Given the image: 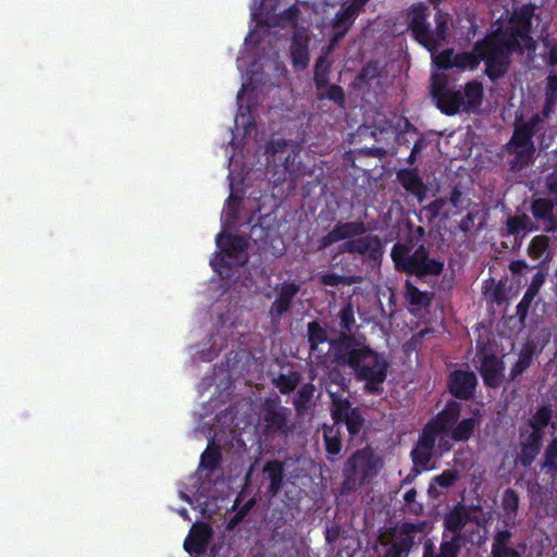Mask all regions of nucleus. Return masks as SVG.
<instances>
[{
  "instance_id": "680f3d73",
  "label": "nucleus",
  "mask_w": 557,
  "mask_h": 557,
  "mask_svg": "<svg viewBox=\"0 0 557 557\" xmlns=\"http://www.w3.org/2000/svg\"><path fill=\"white\" fill-rule=\"evenodd\" d=\"M361 151L366 156H369V157H381L383 150L381 148L372 147V148L362 149Z\"/></svg>"
},
{
  "instance_id": "aec40b11",
  "label": "nucleus",
  "mask_w": 557,
  "mask_h": 557,
  "mask_svg": "<svg viewBox=\"0 0 557 557\" xmlns=\"http://www.w3.org/2000/svg\"><path fill=\"white\" fill-rule=\"evenodd\" d=\"M323 444L327 460L334 461L343 450L342 431L334 422L323 426Z\"/></svg>"
},
{
  "instance_id": "2eb2a0df",
  "label": "nucleus",
  "mask_w": 557,
  "mask_h": 557,
  "mask_svg": "<svg viewBox=\"0 0 557 557\" xmlns=\"http://www.w3.org/2000/svg\"><path fill=\"white\" fill-rule=\"evenodd\" d=\"M213 537V529L208 522H197L184 540V549L191 557H203Z\"/></svg>"
},
{
  "instance_id": "6e6552de",
  "label": "nucleus",
  "mask_w": 557,
  "mask_h": 557,
  "mask_svg": "<svg viewBox=\"0 0 557 557\" xmlns=\"http://www.w3.org/2000/svg\"><path fill=\"white\" fill-rule=\"evenodd\" d=\"M331 399V418L333 422L341 429L345 425L350 440L357 437L366 426V419L359 407H352L348 397L330 393Z\"/></svg>"
},
{
  "instance_id": "5701e85b",
  "label": "nucleus",
  "mask_w": 557,
  "mask_h": 557,
  "mask_svg": "<svg viewBox=\"0 0 557 557\" xmlns=\"http://www.w3.org/2000/svg\"><path fill=\"white\" fill-rule=\"evenodd\" d=\"M292 63L296 70H304L308 66L310 57L308 39L299 34H295L290 44Z\"/></svg>"
},
{
  "instance_id": "f704fd0d",
  "label": "nucleus",
  "mask_w": 557,
  "mask_h": 557,
  "mask_svg": "<svg viewBox=\"0 0 557 557\" xmlns=\"http://www.w3.org/2000/svg\"><path fill=\"white\" fill-rule=\"evenodd\" d=\"M543 469L546 470L553 479L557 478V437L552 441L545 450Z\"/></svg>"
},
{
  "instance_id": "c85d7f7f",
  "label": "nucleus",
  "mask_w": 557,
  "mask_h": 557,
  "mask_svg": "<svg viewBox=\"0 0 557 557\" xmlns=\"http://www.w3.org/2000/svg\"><path fill=\"white\" fill-rule=\"evenodd\" d=\"M330 62L325 57L320 55L315 61L313 70V83L317 90H322L324 87H327L330 82Z\"/></svg>"
},
{
  "instance_id": "37998d69",
  "label": "nucleus",
  "mask_w": 557,
  "mask_h": 557,
  "mask_svg": "<svg viewBox=\"0 0 557 557\" xmlns=\"http://www.w3.org/2000/svg\"><path fill=\"white\" fill-rule=\"evenodd\" d=\"M445 206L446 202L443 199H435L422 209V213L430 222H433L442 215Z\"/></svg>"
},
{
  "instance_id": "774afa93",
  "label": "nucleus",
  "mask_w": 557,
  "mask_h": 557,
  "mask_svg": "<svg viewBox=\"0 0 557 557\" xmlns=\"http://www.w3.org/2000/svg\"><path fill=\"white\" fill-rule=\"evenodd\" d=\"M543 282V277L540 276V274H537L535 276V280L533 281V283H535V286H537V288L540 287V285L542 284Z\"/></svg>"
},
{
  "instance_id": "c756f323",
  "label": "nucleus",
  "mask_w": 557,
  "mask_h": 557,
  "mask_svg": "<svg viewBox=\"0 0 557 557\" xmlns=\"http://www.w3.org/2000/svg\"><path fill=\"white\" fill-rule=\"evenodd\" d=\"M301 381V375L297 371H292L288 374L281 373L273 380L274 385L283 395H288L296 389Z\"/></svg>"
},
{
  "instance_id": "393cba45",
  "label": "nucleus",
  "mask_w": 557,
  "mask_h": 557,
  "mask_svg": "<svg viewBox=\"0 0 557 557\" xmlns=\"http://www.w3.org/2000/svg\"><path fill=\"white\" fill-rule=\"evenodd\" d=\"M476 382L474 373L455 371V398H469L473 394Z\"/></svg>"
},
{
  "instance_id": "49530a36",
  "label": "nucleus",
  "mask_w": 557,
  "mask_h": 557,
  "mask_svg": "<svg viewBox=\"0 0 557 557\" xmlns=\"http://www.w3.org/2000/svg\"><path fill=\"white\" fill-rule=\"evenodd\" d=\"M240 198L234 197L231 195L225 203V216L227 223H235L238 218V208H239Z\"/></svg>"
},
{
  "instance_id": "6e6d98bb",
  "label": "nucleus",
  "mask_w": 557,
  "mask_h": 557,
  "mask_svg": "<svg viewBox=\"0 0 557 557\" xmlns=\"http://www.w3.org/2000/svg\"><path fill=\"white\" fill-rule=\"evenodd\" d=\"M408 553L403 552V549L394 546L391 544V546L387 548L385 557H407Z\"/></svg>"
},
{
  "instance_id": "4468645a",
  "label": "nucleus",
  "mask_w": 557,
  "mask_h": 557,
  "mask_svg": "<svg viewBox=\"0 0 557 557\" xmlns=\"http://www.w3.org/2000/svg\"><path fill=\"white\" fill-rule=\"evenodd\" d=\"M367 233V225L363 221L355 220L349 222L338 221L334 227L319 239V248L325 249L341 240H352Z\"/></svg>"
},
{
  "instance_id": "a18cd8bd",
  "label": "nucleus",
  "mask_w": 557,
  "mask_h": 557,
  "mask_svg": "<svg viewBox=\"0 0 557 557\" xmlns=\"http://www.w3.org/2000/svg\"><path fill=\"white\" fill-rule=\"evenodd\" d=\"M536 294H537V286H535V283H532V285L527 289L521 301L517 306V312H518V314L521 315V318H523L525 315V313Z\"/></svg>"
},
{
  "instance_id": "13d9d810",
  "label": "nucleus",
  "mask_w": 557,
  "mask_h": 557,
  "mask_svg": "<svg viewBox=\"0 0 557 557\" xmlns=\"http://www.w3.org/2000/svg\"><path fill=\"white\" fill-rule=\"evenodd\" d=\"M547 185L552 193H555L557 195V168L554 170V172L548 176L547 178Z\"/></svg>"
},
{
  "instance_id": "423d86ee",
  "label": "nucleus",
  "mask_w": 557,
  "mask_h": 557,
  "mask_svg": "<svg viewBox=\"0 0 557 557\" xmlns=\"http://www.w3.org/2000/svg\"><path fill=\"white\" fill-rule=\"evenodd\" d=\"M391 258L396 270L417 277L437 276L444 270V261L430 258L429 250L420 245L414 251L407 244H394Z\"/></svg>"
},
{
  "instance_id": "0e129e2a",
  "label": "nucleus",
  "mask_w": 557,
  "mask_h": 557,
  "mask_svg": "<svg viewBox=\"0 0 557 557\" xmlns=\"http://www.w3.org/2000/svg\"><path fill=\"white\" fill-rule=\"evenodd\" d=\"M211 265L214 268L215 271L219 272V274H221V275L223 274V272L220 269H218V265L225 267L223 258H221L219 261H211Z\"/></svg>"
},
{
  "instance_id": "5fc2aeb1",
  "label": "nucleus",
  "mask_w": 557,
  "mask_h": 557,
  "mask_svg": "<svg viewBox=\"0 0 557 557\" xmlns=\"http://www.w3.org/2000/svg\"><path fill=\"white\" fill-rule=\"evenodd\" d=\"M321 282L326 286H338L342 282V276L335 273L324 274Z\"/></svg>"
},
{
  "instance_id": "39448f33",
  "label": "nucleus",
  "mask_w": 557,
  "mask_h": 557,
  "mask_svg": "<svg viewBox=\"0 0 557 557\" xmlns=\"http://www.w3.org/2000/svg\"><path fill=\"white\" fill-rule=\"evenodd\" d=\"M545 127V119L540 114H534L527 120H516L513 134L505 146L511 170L519 171L534 162L536 148L533 137L539 138L541 148L550 146L552 138L546 139L543 134Z\"/></svg>"
},
{
  "instance_id": "ea45409f",
  "label": "nucleus",
  "mask_w": 557,
  "mask_h": 557,
  "mask_svg": "<svg viewBox=\"0 0 557 557\" xmlns=\"http://www.w3.org/2000/svg\"><path fill=\"white\" fill-rule=\"evenodd\" d=\"M483 214L479 210H472L467 213L460 222V228L465 232H471L482 227Z\"/></svg>"
},
{
  "instance_id": "0eeeda50",
  "label": "nucleus",
  "mask_w": 557,
  "mask_h": 557,
  "mask_svg": "<svg viewBox=\"0 0 557 557\" xmlns=\"http://www.w3.org/2000/svg\"><path fill=\"white\" fill-rule=\"evenodd\" d=\"M262 432L267 437H288L295 431L292 420V411L283 406L282 398L277 394L265 397L260 406Z\"/></svg>"
},
{
  "instance_id": "a211bd4d",
  "label": "nucleus",
  "mask_w": 557,
  "mask_h": 557,
  "mask_svg": "<svg viewBox=\"0 0 557 557\" xmlns=\"http://www.w3.org/2000/svg\"><path fill=\"white\" fill-rule=\"evenodd\" d=\"M520 440V462L523 466H530L540 453L542 436L537 431H525L521 433Z\"/></svg>"
},
{
  "instance_id": "09e8293b",
  "label": "nucleus",
  "mask_w": 557,
  "mask_h": 557,
  "mask_svg": "<svg viewBox=\"0 0 557 557\" xmlns=\"http://www.w3.org/2000/svg\"><path fill=\"white\" fill-rule=\"evenodd\" d=\"M417 490L410 488L404 495L405 504L408 506L409 510L413 513H419L422 511V505L416 502L417 498Z\"/></svg>"
},
{
  "instance_id": "338daca9",
  "label": "nucleus",
  "mask_w": 557,
  "mask_h": 557,
  "mask_svg": "<svg viewBox=\"0 0 557 557\" xmlns=\"http://www.w3.org/2000/svg\"><path fill=\"white\" fill-rule=\"evenodd\" d=\"M181 498H182L183 500H185L186 503H188V504H191V503H193V502H191V498H190L186 493H184V492H181Z\"/></svg>"
},
{
  "instance_id": "f8f14e48",
  "label": "nucleus",
  "mask_w": 557,
  "mask_h": 557,
  "mask_svg": "<svg viewBox=\"0 0 557 557\" xmlns=\"http://www.w3.org/2000/svg\"><path fill=\"white\" fill-rule=\"evenodd\" d=\"M377 459L369 447L358 449L351 454L345 465L347 479H360L366 481L376 474Z\"/></svg>"
},
{
  "instance_id": "20e7f679",
  "label": "nucleus",
  "mask_w": 557,
  "mask_h": 557,
  "mask_svg": "<svg viewBox=\"0 0 557 557\" xmlns=\"http://www.w3.org/2000/svg\"><path fill=\"white\" fill-rule=\"evenodd\" d=\"M447 437H453V398L446 399L443 411L424 425L410 453L413 468L418 473L430 469L429 463L435 455L436 441L442 454L449 451Z\"/></svg>"
},
{
  "instance_id": "cd10ccee",
  "label": "nucleus",
  "mask_w": 557,
  "mask_h": 557,
  "mask_svg": "<svg viewBox=\"0 0 557 557\" xmlns=\"http://www.w3.org/2000/svg\"><path fill=\"white\" fill-rule=\"evenodd\" d=\"M405 298L409 305L418 308H428L432 302V294L420 290L409 281L405 284Z\"/></svg>"
},
{
  "instance_id": "79ce46f5",
  "label": "nucleus",
  "mask_w": 557,
  "mask_h": 557,
  "mask_svg": "<svg viewBox=\"0 0 557 557\" xmlns=\"http://www.w3.org/2000/svg\"><path fill=\"white\" fill-rule=\"evenodd\" d=\"M557 96V76H549L547 86H546V104L543 110V115H548L552 107L555 103V98Z\"/></svg>"
},
{
  "instance_id": "ddd939ff",
  "label": "nucleus",
  "mask_w": 557,
  "mask_h": 557,
  "mask_svg": "<svg viewBox=\"0 0 557 557\" xmlns=\"http://www.w3.org/2000/svg\"><path fill=\"white\" fill-rule=\"evenodd\" d=\"M474 363L485 385L498 387L504 377L505 364L496 355L482 349L475 355Z\"/></svg>"
},
{
  "instance_id": "69168bd1",
  "label": "nucleus",
  "mask_w": 557,
  "mask_h": 557,
  "mask_svg": "<svg viewBox=\"0 0 557 557\" xmlns=\"http://www.w3.org/2000/svg\"><path fill=\"white\" fill-rule=\"evenodd\" d=\"M178 515L184 518L185 520H190L188 511L186 508H182L178 510Z\"/></svg>"
},
{
  "instance_id": "864d4df0",
  "label": "nucleus",
  "mask_w": 557,
  "mask_h": 557,
  "mask_svg": "<svg viewBox=\"0 0 557 557\" xmlns=\"http://www.w3.org/2000/svg\"><path fill=\"white\" fill-rule=\"evenodd\" d=\"M297 157H298V152H296L295 150H292L284 158L283 166L287 172H289V173L296 172V170L294 169V163H295V160Z\"/></svg>"
},
{
  "instance_id": "f03ea898",
  "label": "nucleus",
  "mask_w": 557,
  "mask_h": 557,
  "mask_svg": "<svg viewBox=\"0 0 557 557\" xmlns=\"http://www.w3.org/2000/svg\"><path fill=\"white\" fill-rule=\"evenodd\" d=\"M337 317L341 331L330 342L331 362L349 369L355 380L364 384L366 394H382L389 368L387 359L369 345L359 343L352 334L356 329V318L351 302L345 304Z\"/></svg>"
},
{
  "instance_id": "3c124183",
  "label": "nucleus",
  "mask_w": 557,
  "mask_h": 557,
  "mask_svg": "<svg viewBox=\"0 0 557 557\" xmlns=\"http://www.w3.org/2000/svg\"><path fill=\"white\" fill-rule=\"evenodd\" d=\"M289 146V143L285 139H277L270 143L267 151L275 157L278 153L285 152L286 148Z\"/></svg>"
},
{
  "instance_id": "412c9836",
  "label": "nucleus",
  "mask_w": 557,
  "mask_h": 557,
  "mask_svg": "<svg viewBox=\"0 0 557 557\" xmlns=\"http://www.w3.org/2000/svg\"><path fill=\"white\" fill-rule=\"evenodd\" d=\"M394 530L396 533L392 545L409 554L414 544L416 534L422 531V524L404 522L397 530Z\"/></svg>"
},
{
  "instance_id": "4d7b16f0",
  "label": "nucleus",
  "mask_w": 557,
  "mask_h": 557,
  "mask_svg": "<svg viewBox=\"0 0 557 557\" xmlns=\"http://www.w3.org/2000/svg\"><path fill=\"white\" fill-rule=\"evenodd\" d=\"M444 527L446 532H453V508H447L444 515Z\"/></svg>"
},
{
  "instance_id": "bf43d9fd",
  "label": "nucleus",
  "mask_w": 557,
  "mask_h": 557,
  "mask_svg": "<svg viewBox=\"0 0 557 557\" xmlns=\"http://www.w3.org/2000/svg\"><path fill=\"white\" fill-rule=\"evenodd\" d=\"M447 376H446V393L453 396V370L449 369L450 363L446 362Z\"/></svg>"
},
{
  "instance_id": "052dcab7",
  "label": "nucleus",
  "mask_w": 557,
  "mask_h": 557,
  "mask_svg": "<svg viewBox=\"0 0 557 557\" xmlns=\"http://www.w3.org/2000/svg\"><path fill=\"white\" fill-rule=\"evenodd\" d=\"M547 59L549 65L557 64V44L550 47Z\"/></svg>"
},
{
  "instance_id": "1a4fd4ad",
  "label": "nucleus",
  "mask_w": 557,
  "mask_h": 557,
  "mask_svg": "<svg viewBox=\"0 0 557 557\" xmlns=\"http://www.w3.org/2000/svg\"><path fill=\"white\" fill-rule=\"evenodd\" d=\"M338 251L359 257L363 263L375 268L380 267L384 255V244L379 235L363 234L352 240L343 242Z\"/></svg>"
},
{
  "instance_id": "a878e982",
  "label": "nucleus",
  "mask_w": 557,
  "mask_h": 557,
  "mask_svg": "<svg viewBox=\"0 0 557 557\" xmlns=\"http://www.w3.org/2000/svg\"><path fill=\"white\" fill-rule=\"evenodd\" d=\"M221 462V447L218 444H215L213 440H210L207 448L201 454L199 468L206 469L210 473H213L216 469L220 468Z\"/></svg>"
},
{
  "instance_id": "f257e3e1",
  "label": "nucleus",
  "mask_w": 557,
  "mask_h": 557,
  "mask_svg": "<svg viewBox=\"0 0 557 557\" xmlns=\"http://www.w3.org/2000/svg\"><path fill=\"white\" fill-rule=\"evenodd\" d=\"M534 7L522 5L508 20L500 16L492 26L486 38L476 42L473 52L455 55V67L475 69L481 61L485 62V73L491 79L505 74L512 51L533 52L535 42L529 35Z\"/></svg>"
},
{
  "instance_id": "6ab92c4d",
  "label": "nucleus",
  "mask_w": 557,
  "mask_h": 557,
  "mask_svg": "<svg viewBox=\"0 0 557 557\" xmlns=\"http://www.w3.org/2000/svg\"><path fill=\"white\" fill-rule=\"evenodd\" d=\"M397 181L409 194L420 201L425 196V186L414 169H403L397 172Z\"/></svg>"
},
{
  "instance_id": "9d476101",
  "label": "nucleus",
  "mask_w": 557,
  "mask_h": 557,
  "mask_svg": "<svg viewBox=\"0 0 557 557\" xmlns=\"http://www.w3.org/2000/svg\"><path fill=\"white\" fill-rule=\"evenodd\" d=\"M301 285L295 281L286 280L273 288L274 300L269 308V317L272 324H278L287 314L294 304V299L300 292Z\"/></svg>"
},
{
  "instance_id": "9b49d317",
  "label": "nucleus",
  "mask_w": 557,
  "mask_h": 557,
  "mask_svg": "<svg viewBox=\"0 0 557 557\" xmlns=\"http://www.w3.org/2000/svg\"><path fill=\"white\" fill-rule=\"evenodd\" d=\"M369 0H351L342 7L331 22L333 35L330 38V47L337 45L349 32L356 18L363 11Z\"/></svg>"
},
{
  "instance_id": "4be33fe9",
  "label": "nucleus",
  "mask_w": 557,
  "mask_h": 557,
  "mask_svg": "<svg viewBox=\"0 0 557 557\" xmlns=\"http://www.w3.org/2000/svg\"><path fill=\"white\" fill-rule=\"evenodd\" d=\"M215 242L219 249L228 258H238L247 248L246 239L239 235L221 233Z\"/></svg>"
},
{
  "instance_id": "473e14b6",
  "label": "nucleus",
  "mask_w": 557,
  "mask_h": 557,
  "mask_svg": "<svg viewBox=\"0 0 557 557\" xmlns=\"http://www.w3.org/2000/svg\"><path fill=\"white\" fill-rule=\"evenodd\" d=\"M552 419V410L548 407H541L531 419L527 431H537L543 437V431Z\"/></svg>"
},
{
  "instance_id": "c9c22d12",
  "label": "nucleus",
  "mask_w": 557,
  "mask_h": 557,
  "mask_svg": "<svg viewBox=\"0 0 557 557\" xmlns=\"http://www.w3.org/2000/svg\"><path fill=\"white\" fill-rule=\"evenodd\" d=\"M315 387L312 383L304 384L297 392V396L294 400V406L297 411L306 409L311 401Z\"/></svg>"
},
{
  "instance_id": "58836bf2",
  "label": "nucleus",
  "mask_w": 557,
  "mask_h": 557,
  "mask_svg": "<svg viewBox=\"0 0 557 557\" xmlns=\"http://www.w3.org/2000/svg\"><path fill=\"white\" fill-rule=\"evenodd\" d=\"M507 227L508 232L510 234H518L520 232H530L533 230L532 221L531 219L525 215H517L508 219L507 221Z\"/></svg>"
},
{
  "instance_id": "dca6fc26",
  "label": "nucleus",
  "mask_w": 557,
  "mask_h": 557,
  "mask_svg": "<svg viewBox=\"0 0 557 557\" xmlns=\"http://www.w3.org/2000/svg\"><path fill=\"white\" fill-rule=\"evenodd\" d=\"M483 98L482 85L478 82H470L465 86L463 91L455 92V113L457 111H476Z\"/></svg>"
},
{
  "instance_id": "bb28decb",
  "label": "nucleus",
  "mask_w": 557,
  "mask_h": 557,
  "mask_svg": "<svg viewBox=\"0 0 557 557\" xmlns=\"http://www.w3.org/2000/svg\"><path fill=\"white\" fill-rule=\"evenodd\" d=\"M510 539L509 531L498 532L492 545V557H519L517 550L510 546Z\"/></svg>"
},
{
  "instance_id": "2f4dec72",
  "label": "nucleus",
  "mask_w": 557,
  "mask_h": 557,
  "mask_svg": "<svg viewBox=\"0 0 557 557\" xmlns=\"http://www.w3.org/2000/svg\"><path fill=\"white\" fill-rule=\"evenodd\" d=\"M238 498L234 502L232 506V510H235V513L227 520L226 522V531H234L236 527L246 518L249 511L255 506L256 502L253 498L247 500L240 508H237Z\"/></svg>"
},
{
  "instance_id": "7ed1b4c3",
  "label": "nucleus",
  "mask_w": 557,
  "mask_h": 557,
  "mask_svg": "<svg viewBox=\"0 0 557 557\" xmlns=\"http://www.w3.org/2000/svg\"><path fill=\"white\" fill-rule=\"evenodd\" d=\"M430 8L424 3L411 5L408 12V30L412 38L432 53V73L429 94L436 106L446 115H453V86L449 76L444 72L453 69V48L435 54L446 42L448 14L436 11L435 28L431 27Z\"/></svg>"
},
{
  "instance_id": "603ef678",
  "label": "nucleus",
  "mask_w": 557,
  "mask_h": 557,
  "mask_svg": "<svg viewBox=\"0 0 557 557\" xmlns=\"http://www.w3.org/2000/svg\"><path fill=\"white\" fill-rule=\"evenodd\" d=\"M442 487H449L453 485V469L445 470L441 475L433 479Z\"/></svg>"
},
{
  "instance_id": "c03bdc74",
  "label": "nucleus",
  "mask_w": 557,
  "mask_h": 557,
  "mask_svg": "<svg viewBox=\"0 0 557 557\" xmlns=\"http://www.w3.org/2000/svg\"><path fill=\"white\" fill-rule=\"evenodd\" d=\"M548 247V238L546 236H535L529 245V255L533 258H540L544 255Z\"/></svg>"
},
{
  "instance_id": "4c0bfd02",
  "label": "nucleus",
  "mask_w": 557,
  "mask_h": 557,
  "mask_svg": "<svg viewBox=\"0 0 557 557\" xmlns=\"http://www.w3.org/2000/svg\"><path fill=\"white\" fill-rule=\"evenodd\" d=\"M341 368L345 369L344 367L336 366V368H333L329 371L327 377L332 385H336L338 389L335 392L338 395H343L344 392L349 389V379H347L344 373L341 371ZM332 393L329 391V394Z\"/></svg>"
},
{
  "instance_id": "a19ab883",
  "label": "nucleus",
  "mask_w": 557,
  "mask_h": 557,
  "mask_svg": "<svg viewBox=\"0 0 557 557\" xmlns=\"http://www.w3.org/2000/svg\"><path fill=\"white\" fill-rule=\"evenodd\" d=\"M531 362H532V351L528 348L523 349L520 352L517 362L513 364V367L510 371L511 379L515 380L517 376L522 374L530 367Z\"/></svg>"
},
{
  "instance_id": "8fccbe9b",
  "label": "nucleus",
  "mask_w": 557,
  "mask_h": 557,
  "mask_svg": "<svg viewBox=\"0 0 557 557\" xmlns=\"http://www.w3.org/2000/svg\"><path fill=\"white\" fill-rule=\"evenodd\" d=\"M425 235V231L422 226L410 227L409 239L406 243L411 249L422 240Z\"/></svg>"
},
{
  "instance_id": "de8ad7c7",
  "label": "nucleus",
  "mask_w": 557,
  "mask_h": 557,
  "mask_svg": "<svg viewBox=\"0 0 557 557\" xmlns=\"http://www.w3.org/2000/svg\"><path fill=\"white\" fill-rule=\"evenodd\" d=\"M519 505V497L513 490H506L503 495V508L507 513H512L517 510Z\"/></svg>"
},
{
  "instance_id": "72a5a7b5",
  "label": "nucleus",
  "mask_w": 557,
  "mask_h": 557,
  "mask_svg": "<svg viewBox=\"0 0 557 557\" xmlns=\"http://www.w3.org/2000/svg\"><path fill=\"white\" fill-rule=\"evenodd\" d=\"M422 557H453V539L444 540L438 553L435 552V545L431 540L425 541Z\"/></svg>"
},
{
  "instance_id": "f3484780",
  "label": "nucleus",
  "mask_w": 557,
  "mask_h": 557,
  "mask_svg": "<svg viewBox=\"0 0 557 557\" xmlns=\"http://www.w3.org/2000/svg\"><path fill=\"white\" fill-rule=\"evenodd\" d=\"M307 338L310 354L317 356V358L322 361L326 355L322 352L320 345L324 343L330 345L331 342L326 329L317 320L310 321L307 324Z\"/></svg>"
},
{
  "instance_id": "e433bc0d",
  "label": "nucleus",
  "mask_w": 557,
  "mask_h": 557,
  "mask_svg": "<svg viewBox=\"0 0 557 557\" xmlns=\"http://www.w3.org/2000/svg\"><path fill=\"white\" fill-rule=\"evenodd\" d=\"M479 424L476 417L463 419L455 428V441H467L473 433L475 426Z\"/></svg>"
},
{
  "instance_id": "e2e57ef3",
  "label": "nucleus",
  "mask_w": 557,
  "mask_h": 557,
  "mask_svg": "<svg viewBox=\"0 0 557 557\" xmlns=\"http://www.w3.org/2000/svg\"><path fill=\"white\" fill-rule=\"evenodd\" d=\"M525 267H527V264L523 261H515V262H511V264H510V269L513 272H518L520 269L525 268Z\"/></svg>"
},
{
  "instance_id": "b1692460",
  "label": "nucleus",
  "mask_w": 557,
  "mask_h": 557,
  "mask_svg": "<svg viewBox=\"0 0 557 557\" xmlns=\"http://www.w3.org/2000/svg\"><path fill=\"white\" fill-rule=\"evenodd\" d=\"M263 473L269 478L268 493L272 497L276 496L283 486L284 465L278 460L267 461L263 466Z\"/></svg>"
},
{
  "instance_id": "7c9ffc66",
  "label": "nucleus",
  "mask_w": 557,
  "mask_h": 557,
  "mask_svg": "<svg viewBox=\"0 0 557 557\" xmlns=\"http://www.w3.org/2000/svg\"><path fill=\"white\" fill-rule=\"evenodd\" d=\"M317 99L320 101L330 100L333 101L339 108H345L346 97L344 89L336 84H327L322 90H317Z\"/></svg>"
}]
</instances>
